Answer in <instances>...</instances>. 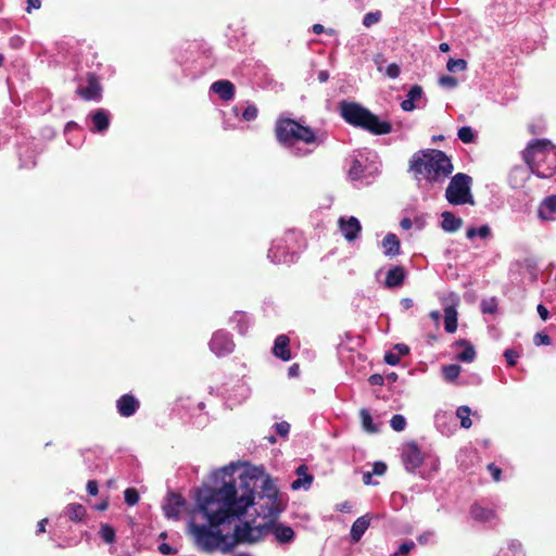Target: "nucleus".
Here are the masks:
<instances>
[{"mask_svg": "<svg viewBox=\"0 0 556 556\" xmlns=\"http://www.w3.org/2000/svg\"><path fill=\"white\" fill-rule=\"evenodd\" d=\"M390 425L393 430L402 431V430H404V428L406 426V420H405L404 416L396 414L391 418Z\"/></svg>", "mask_w": 556, "mask_h": 556, "instance_id": "58836bf2", "label": "nucleus"}, {"mask_svg": "<svg viewBox=\"0 0 556 556\" xmlns=\"http://www.w3.org/2000/svg\"><path fill=\"white\" fill-rule=\"evenodd\" d=\"M317 78L319 83H326L329 79V73L327 71H319Z\"/></svg>", "mask_w": 556, "mask_h": 556, "instance_id": "0e129e2a", "label": "nucleus"}, {"mask_svg": "<svg viewBox=\"0 0 556 556\" xmlns=\"http://www.w3.org/2000/svg\"><path fill=\"white\" fill-rule=\"evenodd\" d=\"M185 506L186 501L180 494L169 492L167 494L165 503L163 504V510L167 518L178 519Z\"/></svg>", "mask_w": 556, "mask_h": 556, "instance_id": "ddd939ff", "label": "nucleus"}, {"mask_svg": "<svg viewBox=\"0 0 556 556\" xmlns=\"http://www.w3.org/2000/svg\"><path fill=\"white\" fill-rule=\"evenodd\" d=\"M489 471L491 472L494 481H500L502 476L501 468L496 467L494 464H490L488 466Z\"/></svg>", "mask_w": 556, "mask_h": 556, "instance_id": "5fc2aeb1", "label": "nucleus"}, {"mask_svg": "<svg viewBox=\"0 0 556 556\" xmlns=\"http://www.w3.org/2000/svg\"><path fill=\"white\" fill-rule=\"evenodd\" d=\"M470 414L471 410L468 406H460L456 412L457 417L460 419V426L465 429L471 427Z\"/></svg>", "mask_w": 556, "mask_h": 556, "instance_id": "2f4dec72", "label": "nucleus"}, {"mask_svg": "<svg viewBox=\"0 0 556 556\" xmlns=\"http://www.w3.org/2000/svg\"><path fill=\"white\" fill-rule=\"evenodd\" d=\"M275 136L277 141L283 146H293L298 142L318 146L325 141L324 135H317L309 126L290 117H279L276 121Z\"/></svg>", "mask_w": 556, "mask_h": 556, "instance_id": "20e7f679", "label": "nucleus"}, {"mask_svg": "<svg viewBox=\"0 0 556 556\" xmlns=\"http://www.w3.org/2000/svg\"><path fill=\"white\" fill-rule=\"evenodd\" d=\"M211 91L218 94L223 101H230L235 97V85L230 80H217L211 85Z\"/></svg>", "mask_w": 556, "mask_h": 556, "instance_id": "a211bd4d", "label": "nucleus"}, {"mask_svg": "<svg viewBox=\"0 0 556 556\" xmlns=\"http://www.w3.org/2000/svg\"><path fill=\"white\" fill-rule=\"evenodd\" d=\"M495 307H496V304L494 303V301L482 303V312L483 313H494Z\"/></svg>", "mask_w": 556, "mask_h": 556, "instance_id": "13d9d810", "label": "nucleus"}, {"mask_svg": "<svg viewBox=\"0 0 556 556\" xmlns=\"http://www.w3.org/2000/svg\"><path fill=\"white\" fill-rule=\"evenodd\" d=\"M306 471H307V467H306L305 465H300V466L296 468V470H295V472H296V475L299 476V478L303 477V476H304V473H307Z\"/></svg>", "mask_w": 556, "mask_h": 556, "instance_id": "774afa93", "label": "nucleus"}, {"mask_svg": "<svg viewBox=\"0 0 556 556\" xmlns=\"http://www.w3.org/2000/svg\"><path fill=\"white\" fill-rule=\"evenodd\" d=\"M258 110L254 104H250L242 113V117L247 122L254 121L257 117Z\"/></svg>", "mask_w": 556, "mask_h": 556, "instance_id": "79ce46f5", "label": "nucleus"}, {"mask_svg": "<svg viewBox=\"0 0 556 556\" xmlns=\"http://www.w3.org/2000/svg\"><path fill=\"white\" fill-rule=\"evenodd\" d=\"M417 100V85H413L409 88L407 99L401 103V108L404 111H413L415 109V102Z\"/></svg>", "mask_w": 556, "mask_h": 556, "instance_id": "7c9ffc66", "label": "nucleus"}, {"mask_svg": "<svg viewBox=\"0 0 556 556\" xmlns=\"http://www.w3.org/2000/svg\"><path fill=\"white\" fill-rule=\"evenodd\" d=\"M139 406V401L132 394H124L116 402L117 412L123 417L135 415Z\"/></svg>", "mask_w": 556, "mask_h": 556, "instance_id": "dca6fc26", "label": "nucleus"}, {"mask_svg": "<svg viewBox=\"0 0 556 556\" xmlns=\"http://www.w3.org/2000/svg\"><path fill=\"white\" fill-rule=\"evenodd\" d=\"M457 299L453 300V304L444 308V328L447 332L453 333L457 329Z\"/></svg>", "mask_w": 556, "mask_h": 556, "instance_id": "4be33fe9", "label": "nucleus"}, {"mask_svg": "<svg viewBox=\"0 0 556 556\" xmlns=\"http://www.w3.org/2000/svg\"><path fill=\"white\" fill-rule=\"evenodd\" d=\"M415 543L413 541H406L399 546L397 551L394 553V556L406 555L413 551Z\"/></svg>", "mask_w": 556, "mask_h": 556, "instance_id": "37998d69", "label": "nucleus"}, {"mask_svg": "<svg viewBox=\"0 0 556 556\" xmlns=\"http://www.w3.org/2000/svg\"><path fill=\"white\" fill-rule=\"evenodd\" d=\"M190 529L197 544L204 552L212 553L216 549L223 552L224 545L228 544V535L223 534L218 527L191 523Z\"/></svg>", "mask_w": 556, "mask_h": 556, "instance_id": "6e6552de", "label": "nucleus"}, {"mask_svg": "<svg viewBox=\"0 0 556 556\" xmlns=\"http://www.w3.org/2000/svg\"><path fill=\"white\" fill-rule=\"evenodd\" d=\"M86 489L90 495L96 496L99 492L98 482L96 480H89L87 482Z\"/></svg>", "mask_w": 556, "mask_h": 556, "instance_id": "864d4df0", "label": "nucleus"}, {"mask_svg": "<svg viewBox=\"0 0 556 556\" xmlns=\"http://www.w3.org/2000/svg\"><path fill=\"white\" fill-rule=\"evenodd\" d=\"M277 519H271L264 523V531H270L275 540L279 544H289L293 542L295 533L290 526L277 522Z\"/></svg>", "mask_w": 556, "mask_h": 556, "instance_id": "f8f14e48", "label": "nucleus"}, {"mask_svg": "<svg viewBox=\"0 0 556 556\" xmlns=\"http://www.w3.org/2000/svg\"><path fill=\"white\" fill-rule=\"evenodd\" d=\"M400 226L404 229V230H408L412 228L413 226V222L410 220V218L408 217H404L401 223H400Z\"/></svg>", "mask_w": 556, "mask_h": 556, "instance_id": "e2e57ef3", "label": "nucleus"}, {"mask_svg": "<svg viewBox=\"0 0 556 556\" xmlns=\"http://www.w3.org/2000/svg\"><path fill=\"white\" fill-rule=\"evenodd\" d=\"M441 216H442L441 226L445 231L453 232V231L458 230L463 226V219L459 217H456L451 212H443Z\"/></svg>", "mask_w": 556, "mask_h": 556, "instance_id": "393cba45", "label": "nucleus"}, {"mask_svg": "<svg viewBox=\"0 0 556 556\" xmlns=\"http://www.w3.org/2000/svg\"><path fill=\"white\" fill-rule=\"evenodd\" d=\"M387 471V465L383 462H376L372 466V475L381 476Z\"/></svg>", "mask_w": 556, "mask_h": 556, "instance_id": "09e8293b", "label": "nucleus"}, {"mask_svg": "<svg viewBox=\"0 0 556 556\" xmlns=\"http://www.w3.org/2000/svg\"><path fill=\"white\" fill-rule=\"evenodd\" d=\"M359 418H361L362 427L366 432H368V433L378 432V428L374 424L370 412L367 408L359 409Z\"/></svg>", "mask_w": 556, "mask_h": 556, "instance_id": "bb28decb", "label": "nucleus"}, {"mask_svg": "<svg viewBox=\"0 0 556 556\" xmlns=\"http://www.w3.org/2000/svg\"><path fill=\"white\" fill-rule=\"evenodd\" d=\"M393 350L396 351V354H399V356H403L409 353V348L404 343L395 344Z\"/></svg>", "mask_w": 556, "mask_h": 556, "instance_id": "4d7b16f0", "label": "nucleus"}, {"mask_svg": "<svg viewBox=\"0 0 556 556\" xmlns=\"http://www.w3.org/2000/svg\"><path fill=\"white\" fill-rule=\"evenodd\" d=\"M457 345L465 346V350L458 354L457 358L462 362H471L476 357V351L472 345H470L467 341L462 340L457 342Z\"/></svg>", "mask_w": 556, "mask_h": 556, "instance_id": "c85d7f7f", "label": "nucleus"}, {"mask_svg": "<svg viewBox=\"0 0 556 556\" xmlns=\"http://www.w3.org/2000/svg\"><path fill=\"white\" fill-rule=\"evenodd\" d=\"M555 214H556V195H552L542 202V204L539 208V216L542 219L551 220V219H554Z\"/></svg>", "mask_w": 556, "mask_h": 556, "instance_id": "b1692460", "label": "nucleus"}, {"mask_svg": "<svg viewBox=\"0 0 556 556\" xmlns=\"http://www.w3.org/2000/svg\"><path fill=\"white\" fill-rule=\"evenodd\" d=\"M446 67L450 72H456V71L463 72L467 68V62L463 59H457V60L450 59L446 64Z\"/></svg>", "mask_w": 556, "mask_h": 556, "instance_id": "4c0bfd02", "label": "nucleus"}, {"mask_svg": "<svg viewBox=\"0 0 556 556\" xmlns=\"http://www.w3.org/2000/svg\"><path fill=\"white\" fill-rule=\"evenodd\" d=\"M290 339L286 334H279L274 342L273 354L283 362L291 359V351L289 349Z\"/></svg>", "mask_w": 556, "mask_h": 556, "instance_id": "f3484780", "label": "nucleus"}, {"mask_svg": "<svg viewBox=\"0 0 556 556\" xmlns=\"http://www.w3.org/2000/svg\"><path fill=\"white\" fill-rule=\"evenodd\" d=\"M338 225L344 238L350 242L356 240L362 230L359 220L354 216H351L348 219L340 217Z\"/></svg>", "mask_w": 556, "mask_h": 556, "instance_id": "2eb2a0df", "label": "nucleus"}, {"mask_svg": "<svg viewBox=\"0 0 556 556\" xmlns=\"http://www.w3.org/2000/svg\"><path fill=\"white\" fill-rule=\"evenodd\" d=\"M87 86L78 87L76 94L85 101H100L102 98V86L94 73H87Z\"/></svg>", "mask_w": 556, "mask_h": 556, "instance_id": "9b49d317", "label": "nucleus"}, {"mask_svg": "<svg viewBox=\"0 0 556 556\" xmlns=\"http://www.w3.org/2000/svg\"><path fill=\"white\" fill-rule=\"evenodd\" d=\"M380 18H381V13L379 11L369 12V13L365 14V16L363 18V24L366 27H370L374 24L378 23L380 21Z\"/></svg>", "mask_w": 556, "mask_h": 556, "instance_id": "a19ab883", "label": "nucleus"}, {"mask_svg": "<svg viewBox=\"0 0 556 556\" xmlns=\"http://www.w3.org/2000/svg\"><path fill=\"white\" fill-rule=\"evenodd\" d=\"M368 381L371 386H382L384 378L379 374H374L368 378Z\"/></svg>", "mask_w": 556, "mask_h": 556, "instance_id": "6e6d98bb", "label": "nucleus"}, {"mask_svg": "<svg viewBox=\"0 0 556 556\" xmlns=\"http://www.w3.org/2000/svg\"><path fill=\"white\" fill-rule=\"evenodd\" d=\"M453 170L451 159L441 150L428 149L419 157V175L430 184H442Z\"/></svg>", "mask_w": 556, "mask_h": 556, "instance_id": "423d86ee", "label": "nucleus"}, {"mask_svg": "<svg viewBox=\"0 0 556 556\" xmlns=\"http://www.w3.org/2000/svg\"><path fill=\"white\" fill-rule=\"evenodd\" d=\"M406 271L402 266H394L388 270L384 286L388 289L401 287L405 280Z\"/></svg>", "mask_w": 556, "mask_h": 556, "instance_id": "aec40b11", "label": "nucleus"}, {"mask_svg": "<svg viewBox=\"0 0 556 556\" xmlns=\"http://www.w3.org/2000/svg\"><path fill=\"white\" fill-rule=\"evenodd\" d=\"M264 534V525L258 527H251L249 522L236 525L233 535H228V544L224 545L223 553H230L237 544L248 543L253 544L262 539Z\"/></svg>", "mask_w": 556, "mask_h": 556, "instance_id": "1a4fd4ad", "label": "nucleus"}, {"mask_svg": "<svg viewBox=\"0 0 556 556\" xmlns=\"http://www.w3.org/2000/svg\"><path fill=\"white\" fill-rule=\"evenodd\" d=\"M139 493L135 488H128L124 491V500L127 505H136L139 502Z\"/></svg>", "mask_w": 556, "mask_h": 556, "instance_id": "e433bc0d", "label": "nucleus"}, {"mask_svg": "<svg viewBox=\"0 0 556 556\" xmlns=\"http://www.w3.org/2000/svg\"><path fill=\"white\" fill-rule=\"evenodd\" d=\"M409 168L414 170L415 174L417 173V154H414L409 160Z\"/></svg>", "mask_w": 556, "mask_h": 556, "instance_id": "69168bd1", "label": "nucleus"}, {"mask_svg": "<svg viewBox=\"0 0 556 556\" xmlns=\"http://www.w3.org/2000/svg\"><path fill=\"white\" fill-rule=\"evenodd\" d=\"M401 460L408 472H415L417 469V443L408 441L402 444Z\"/></svg>", "mask_w": 556, "mask_h": 556, "instance_id": "4468645a", "label": "nucleus"}, {"mask_svg": "<svg viewBox=\"0 0 556 556\" xmlns=\"http://www.w3.org/2000/svg\"><path fill=\"white\" fill-rule=\"evenodd\" d=\"M457 136L464 143H471L475 141L473 130L469 126L459 128Z\"/></svg>", "mask_w": 556, "mask_h": 556, "instance_id": "c9c22d12", "label": "nucleus"}, {"mask_svg": "<svg viewBox=\"0 0 556 556\" xmlns=\"http://www.w3.org/2000/svg\"><path fill=\"white\" fill-rule=\"evenodd\" d=\"M48 522V519L45 518V519H41L38 523H37V529H36V533L37 534H40V533H43L46 532V525Z\"/></svg>", "mask_w": 556, "mask_h": 556, "instance_id": "680f3d73", "label": "nucleus"}, {"mask_svg": "<svg viewBox=\"0 0 556 556\" xmlns=\"http://www.w3.org/2000/svg\"><path fill=\"white\" fill-rule=\"evenodd\" d=\"M241 496L250 500L251 505L257 506V515L265 519H278L286 505L279 490L273 480L260 468L247 469L239 476Z\"/></svg>", "mask_w": 556, "mask_h": 556, "instance_id": "f03ea898", "label": "nucleus"}, {"mask_svg": "<svg viewBox=\"0 0 556 556\" xmlns=\"http://www.w3.org/2000/svg\"><path fill=\"white\" fill-rule=\"evenodd\" d=\"M489 235H490V228L488 226H481L479 229H476V228L467 229V237L469 239H472L476 236H480L481 238H485Z\"/></svg>", "mask_w": 556, "mask_h": 556, "instance_id": "ea45409f", "label": "nucleus"}, {"mask_svg": "<svg viewBox=\"0 0 556 556\" xmlns=\"http://www.w3.org/2000/svg\"><path fill=\"white\" fill-rule=\"evenodd\" d=\"M536 309L543 320L548 318V309L543 304H539Z\"/></svg>", "mask_w": 556, "mask_h": 556, "instance_id": "052dcab7", "label": "nucleus"}, {"mask_svg": "<svg viewBox=\"0 0 556 556\" xmlns=\"http://www.w3.org/2000/svg\"><path fill=\"white\" fill-rule=\"evenodd\" d=\"M440 85L447 88H454L457 85V80L452 76H443L440 78Z\"/></svg>", "mask_w": 556, "mask_h": 556, "instance_id": "49530a36", "label": "nucleus"}, {"mask_svg": "<svg viewBox=\"0 0 556 556\" xmlns=\"http://www.w3.org/2000/svg\"><path fill=\"white\" fill-rule=\"evenodd\" d=\"M99 534L108 544H113L116 541L115 529L109 523L101 525Z\"/></svg>", "mask_w": 556, "mask_h": 556, "instance_id": "c756f323", "label": "nucleus"}, {"mask_svg": "<svg viewBox=\"0 0 556 556\" xmlns=\"http://www.w3.org/2000/svg\"><path fill=\"white\" fill-rule=\"evenodd\" d=\"M534 342L536 345H540V344L549 345L551 338L545 333H536L534 337Z\"/></svg>", "mask_w": 556, "mask_h": 556, "instance_id": "8fccbe9b", "label": "nucleus"}, {"mask_svg": "<svg viewBox=\"0 0 556 556\" xmlns=\"http://www.w3.org/2000/svg\"><path fill=\"white\" fill-rule=\"evenodd\" d=\"M386 73L390 78H396L400 75V67L397 64L392 63L387 67Z\"/></svg>", "mask_w": 556, "mask_h": 556, "instance_id": "603ef678", "label": "nucleus"}, {"mask_svg": "<svg viewBox=\"0 0 556 556\" xmlns=\"http://www.w3.org/2000/svg\"><path fill=\"white\" fill-rule=\"evenodd\" d=\"M507 363L510 365V366H514L516 364V359L518 358V353L513 351V350H506L505 351V354H504Z\"/></svg>", "mask_w": 556, "mask_h": 556, "instance_id": "3c124183", "label": "nucleus"}, {"mask_svg": "<svg viewBox=\"0 0 556 556\" xmlns=\"http://www.w3.org/2000/svg\"><path fill=\"white\" fill-rule=\"evenodd\" d=\"M199 510L211 527H219L247 513L251 502L241 496L239 480L225 482L218 489L200 491L197 497Z\"/></svg>", "mask_w": 556, "mask_h": 556, "instance_id": "f257e3e1", "label": "nucleus"}, {"mask_svg": "<svg viewBox=\"0 0 556 556\" xmlns=\"http://www.w3.org/2000/svg\"><path fill=\"white\" fill-rule=\"evenodd\" d=\"M93 127L91 131L103 132L110 126V113L104 109H97L90 113Z\"/></svg>", "mask_w": 556, "mask_h": 556, "instance_id": "6ab92c4d", "label": "nucleus"}, {"mask_svg": "<svg viewBox=\"0 0 556 556\" xmlns=\"http://www.w3.org/2000/svg\"><path fill=\"white\" fill-rule=\"evenodd\" d=\"M231 320L236 321L238 325V331L241 334H244L248 331V320L244 313L236 312L231 317Z\"/></svg>", "mask_w": 556, "mask_h": 556, "instance_id": "473e14b6", "label": "nucleus"}, {"mask_svg": "<svg viewBox=\"0 0 556 556\" xmlns=\"http://www.w3.org/2000/svg\"><path fill=\"white\" fill-rule=\"evenodd\" d=\"M159 552L163 555H175L177 554V549L172 547L167 543H162L159 545Z\"/></svg>", "mask_w": 556, "mask_h": 556, "instance_id": "de8ad7c7", "label": "nucleus"}, {"mask_svg": "<svg viewBox=\"0 0 556 556\" xmlns=\"http://www.w3.org/2000/svg\"><path fill=\"white\" fill-rule=\"evenodd\" d=\"M523 159L531 170L541 178L556 173V147L548 140H536L528 146Z\"/></svg>", "mask_w": 556, "mask_h": 556, "instance_id": "39448f33", "label": "nucleus"}, {"mask_svg": "<svg viewBox=\"0 0 556 556\" xmlns=\"http://www.w3.org/2000/svg\"><path fill=\"white\" fill-rule=\"evenodd\" d=\"M312 30L314 34L316 35H320L325 31V28L321 24H314L313 27H312Z\"/></svg>", "mask_w": 556, "mask_h": 556, "instance_id": "338daca9", "label": "nucleus"}, {"mask_svg": "<svg viewBox=\"0 0 556 556\" xmlns=\"http://www.w3.org/2000/svg\"><path fill=\"white\" fill-rule=\"evenodd\" d=\"M384 362H386L387 364H389V365L394 366V365L399 364V362H400V356H399V354H396V353H394V352H392V351H389V352H387V353L384 354Z\"/></svg>", "mask_w": 556, "mask_h": 556, "instance_id": "a18cd8bd", "label": "nucleus"}, {"mask_svg": "<svg viewBox=\"0 0 556 556\" xmlns=\"http://www.w3.org/2000/svg\"><path fill=\"white\" fill-rule=\"evenodd\" d=\"M341 117L350 125L362 128L372 135H387L392 131V124L379 117L357 102H340Z\"/></svg>", "mask_w": 556, "mask_h": 556, "instance_id": "7ed1b4c3", "label": "nucleus"}, {"mask_svg": "<svg viewBox=\"0 0 556 556\" xmlns=\"http://www.w3.org/2000/svg\"><path fill=\"white\" fill-rule=\"evenodd\" d=\"M66 515L72 521H81L86 516V508L81 504L72 503L66 506Z\"/></svg>", "mask_w": 556, "mask_h": 556, "instance_id": "a878e982", "label": "nucleus"}, {"mask_svg": "<svg viewBox=\"0 0 556 556\" xmlns=\"http://www.w3.org/2000/svg\"><path fill=\"white\" fill-rule=\"evenodd\" d=\"M472 178L464 173L454 175L446 189L445 199L452 205H475V197L471 191Z\"/></svg>", "mask_w": 556, "mask_h": 556, "instance_id": "0eeeda50", "label": "nucleus"}, {"mask_svg": "<svg viewBox=\"0 0 556 556\" xmlns=\"http://www.w3.org/2000/svg\"><path fill=\"white\" fill-rule=\"evenodd\" d=\"M313 482V476L309 473H304L303 477L298 478L291 483L292 490H298L300 488L308 489Z\"/></svg>", "mask_w": 556, "mask_h": 556, "instance_id": "72a5a7b5", "label": "nucleus"}, {"mask_svg": "<svg viewBox=\"0 0 556 556\" xmlns=\"http://www.w3.org/2000/svg\"><path fill=\"white\" fill-rule=\"evenodd\" d=\"M210 348L217 356H225L233 351L235 343L228 332L225 330H218L212 336Z\"/></svg>", "mask_w": 556, "mask_h": 556, "instance_id": "9d476101", "label": "nucleus"}, {"mask_svg": "<svg viewBox=\"0 0 556 556\" xmlns=\"http://www.w3.org/2000/svg\"><path fill=\"white\" fill-rule=\"evenodd\" d=\"M276 432L281 437H287L290 431V425L287 421H280L275 425Z\"/></svg>", "mask_w": 556, "mask_h": 556, "instance_id": "c03bdc74", "label": "nucleus"}, {"mask_svg": "<svg viewBox=\"0 0 556 556\" xmlns=\"http://www.w3.org/2000/svg\"><path fill=\"white\" fill-rule=\"evenodd\" d=\"M471 516L473 519L479 521H489L494 518V511L491 509H486L479 505H473L471 507Z\"/></svg>", "mask_w": 556, "mask_h": 556, "instance_id": "cd10ccee", "label": "nucleus"}, {"mask_svg": "<svg viewBox=\"0 0 556 556\" xmlns=\"http://www.w3.org/2000/svg\"><path fill=\"white\" fill-rule=\"evenodd\" d=\"M460 372V366L456 364L447 365L443 367V376L446 380H455Z\"/></svg>", "mask_w": 556, "mask_h": 556, "instance_id": "f704fd0d", "label": "nucleus"}, {"mask_svg": "<svg viewBox=\"0 0 556 556\" xmlns=\"http://www.w3.org/2000/svg\"><path fill=\"white\" fill-rule=\"evenodd\" d=\"M41 7L40 0H27L26 11L29 13L33 9H39Z\"/></svg>", "mask_w": 556, "mask_h": 556, "instance_id": "bf43d9fd", "label": "nucleus"}, {"mask_svg": "<svg viewBox=\"0 0 556 556\" xmlns=\"http://www.w3.org/2000/svg\"><path fill=\"white\" fill-rule=\"evenodd\" d=\"M369 525L370 519L367 515L358 517L351 527L350 535L352 542H358L362 539L365 531L368 529Z\"/></svg>", "mask_w": 556, "mask_h": 556, "instance_id": "412c9836", "label": "nucleus"}, {"mask_svg": "<svg viewBox=\"0 0 556 556\" xmlns=\"http://www.w3.org/2000/svg\"><path fill=\"white\" fill-rule=\"evenodd\" d=\"M382 248L384 250L386 256L394 257L400 254V240L396 235L388 233L382 240Z\"/></svg>", "mask_w": 556, "mask_h": 556, "instance_id": "5701e85b", "label": "nucleus"}]
</instances>
